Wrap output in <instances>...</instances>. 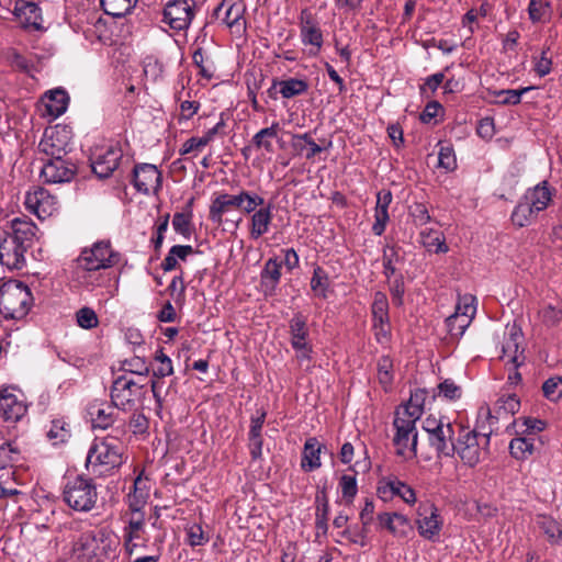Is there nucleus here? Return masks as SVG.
Here are the masks:
<instances>
[{
	"label": "nucleus",
	"instance_id": "473e14b6",
	"mask_svg": "<svg viewBox=\"0 0 562 562\" xmlns=\"http://www.w3.org/2000/svg\"><path fill=\"white\" fill-rule=\"evenodd\" d=\"M426 398V392L424 390H417L412 393L408 402L396 409V413L404 415L407 418L419 419L424 412V402Z\"/></svg>",
	"mask_w": 562,
	"mask_h": 562
},
{
	"label": "nucleus",
	"instance_id": "f257e3e1",
	"mask_svg": "<svg viewBox=\"0 0 562 562\" xmlns=\"http://www.w3.org/2000/svg\"><path fill=\"white\" fill-rule=\"evenodd\" d=\"M125 446L113 436L95 440L87 456L86 467L92 473L104 476L113 473L125 462Z\"/></svg>",
	"mask_w": 562,
	"mask_h": 562
},
{
	"label": "nucleus",
	"instance_id": "dca6fc26",
	"mask_svg": "<svg viewBox=\"0 0 562 562\" xmlns=\"http://www.w3.org/2000/svg\"><path fill=\"white\" fill-rule=\"evenodd\" d=\"M161 173L155 165L140 164L133 169V184L140 193H157L161 187Z\"/></svg>",
	"mask_w": 562,
	"mask_h": 562
},
{
	"label": "nucleus",
	"instance_id": "58836bf2",
	"mask_svg": "<svg viewBox=\"0 0 562 562\" xmlns=\"http://www.w3.org/2000/svg\"><path fill=\"white\" fill-rule=\"evenodd\" d=\"M510 454L518 460H525L535 451L533 439L529 437H517L509 443Z\"/></svg>",
	"mask_w": 562,
	"mask_h": 562
},
{
	"label": "nucleus",
	"instance_id": "39448f33",
	"mask_svg": "<svg viewBox=\"0 0 562 562\" xmlns=\"http://www.w3.org/2000/svg\"><path fill=\"white\" fill-rule=\"evenodd\" d=\"M63 499L74 510L89 512L98 501L97 486L91 479L77 475L66 482Z\"/></svg>",
	"mask_w": 562,
	"mask_h": 562
},
{
	"label": "nucleus",
	"instance_id": "864d4df0",
	"mask_svg": "<svg viewBox=\"0 0 562 562\" xmlns=\"http://www.w3.org/2000/svg\"><path fill=\"white\" fill-rule=\"evenodd\" d=\"M538 525L551 541L557 542L560 539H562V530L560 529L559 524L553 518L549 516H539Z\"/></svg>",
	"mask_w": 562,
	"mask_h": 562
},
{
	"label": "nucleus",
	"instance_id": "e2e57ef3",
	"mask_svg": "<svg viewBox=\"0 0 562 562\" xmlns=\"http://www.w3.org/2000/svg\"><path fill=\"white\" fill-rule=\"evenodd\" d=\"M394 497L402 498L406 504L413 505L416 503L415 491L406 483L395 479Z\"/></svg>",
	"mask_w": 562,
	"mask_h": 562
},
{
	"label": "nucleus",
	"instance_id": "72a5a7b5",
	"mask_svg": "<svg viewBox=\"0 0 562 562\" xmlns=\"http://www.w3.org/2000/svg\"><path fill=\"white\" fill-rule=\"evenodd\" d=\"M420 241L428 251L447 252L449 250L446 238L441 232L425 229L420 232Z\"/></svg>",
	"mask_w": 562,
	"mask_h": 562
},
{
	"label": "nucleus",
	"instance_id": "a878e982",
	"mask_svg": "<svg viewBox=\"0 0 562 562\" xmlns=\"http://www.w3.org/2000/svg\"><path fill=\"white\" fill-rule=\"evenodd\" d=\"M378 520L380 527L387 529L395 537H405L411 529L409 519L400 513H380Z\"/></svg>",
	"mask_w": 562,
	"mask_h": 562
},
{
	"label": "nucleus",
	"instance_id": "ddd939ff",
	"mask_svg": "<svg viewBox=\"0 0 562 562\" xmlns=\"http://www.w3.org/2000/svg\"><path fill=\"white\" fill-rule=\"evenodd\" d=\"M142 385L134 380L122 375L114 380L111 389V400L115 407L122 411L132 408L140 395Z\"/></svg>",
	"mask_w": 562,
	"mask_h": 562
},
{
	"label": "nucleus",
	"instance_id": "4468645a",
	"mask_svg": "<svg viewBox=\"0 0 562 562\" xmlns=\"http://www.w3.org/2000/svg\"><path fill=\"white\" fill-rule=\"evenodd\" d=\"M194 0H173L164 10V21L173 30H184L193 19Z\"/></svg>",
	"mask_w": 562,
	"mask_h": 562
},
{
	"label": "nucleus",
	"instance_id": "a18cd8bd",
	"mask_svg": "<svg viewBox=\"0 0 562 562\" xmlns=\"http://www.w3.org/2000/svg\"><path fill=\"white\" fill-rule=\"evenodd\" d=\"M192 59L194 65L200 69V74L205 78L213 76V61L203 47H196L193 52Z\"/></svg>",
	"mask_w": 562,
	"mask_h": 562
},
{
	"label": "nucleus",
	"instance_id": "423d86ee",
	"mask_svg": "<svg viewBox=\"0 0 562 562\" xmlns=\"http://www.w3.org/2000/svg\"><path fill=\"white\" fill-rule=\"evenodd\" d=\"M423 429L438 456H453L454 425L447 417L429 415L423 420Z\"/></svg>",
	"mask_w": 562,
	"mask_h": 562
},
{
	"label": "nucleus",
	"instance_id": "4be33fe9",
	"mask_svg": "<svg viewBox=\"0 0 562 562\" xmlns=\"http://www.w3.org/2000/svg\"><path fill=\"white\" fill-rule=\"evenodd\" d=\"M11 238L29 249L36 237V225L26 217H15L11 221Z\"/></svg>",
	"mask_w": 562,
	"mask_h": 562
},
{
	"label": "nucleus",
	"instance_id": "aec40b11",
	"mask_svg": "<svg viewBox=\"0 0 562 562\" xmlns=\"http://www.w3.org/2000/svg\"><path fill=\"white\" fill-rule=\"evenodd\" d=\"M119 407L113 403L93 402L88 407V415L90 416L92 427L106 429L112 426L116 419Z\"/></svg>",
	"mask_w": 562,
	"mask_h": 562
},
{
	"label": "nucleus",
	"instance_id": "69168bd1",
	"mask_svg": "<svg viewBox=\"0 0 562 562\" xmlns=\"http://www.w3.org/2000/svg\"><path fill=\"white\" fill-rule=\"evenodd\" d=\"M475 312H476V306H475V297L474 296L467 294L459 299L458 304L456 306V312H454L456 314H458V315L462 314V315H468V316L474 317Z\"/></svg>",
	"mask_w": 562,
	"mask_h": 562
},
{
	"label": "nucleus",
	"instance_id": "3c124183",
	"mask_svg": "<svg viewBox=\"0 0 562 562\" xmlns=\"http://www.w3.org/2000/svg\"><path fill=\"white\" fill-rule=\"evenodd\" d=\"M436 395L450 401H456L461 397L462 389L453 380L446 379L438 384Z\"/></svg>",
	"mask_w": 562,
	"mask_h": 562
},
{
	"label": "nucleus",
	"instance_id": "0eeeda50",
	"mask_svg": "<svg viewBox=\"0 0 562 562\" xmlns=\"http://www.w3.org/2000/svg\"><path fill=\"white\" fill-rule=\"evenodd\" d=\"M488 443V435L462 428L453 442V454L457 453L464 464L474 467L486 453Z\"/></svg>",
	"mask_w": 562,
	"mask_h": 562
},
{
	"label": "nucleus",
	"instance_id": "9b49d317",
	"mask_svg": "<svg viewBox=\"0 0 562 562\" xmlns=\"http://www.w3.org/2000/svg\"><path fill=\"white\" fill-rule=\"evenodd\" d=\"M442 519L439 510L432 503H423L417 509V530L420 537L429 541H436L439 538Z\"/></svg>",
	"mask_w": 562,
	"mask_h": 562
},
{
	"label": "nucleus",
	"instance_id": "4c0bfd02",
	"mask_svg": "<svg viewBox=\"0 0 562 562\" xmlns=\"http://www.w3.org/2000/svg\"><path fill=\"white\" fill-rule=\"evenodd\" d=\"M136 2L137 0H101V5L106 14L122 18L132 11Z\"/></svg>",
	"mask_w": 562,
	"mask_h": 562
},
{
	"label": "nucleus",
	"instance_id": "49530a36",
	"mask_svg": "<svg viewBox=\"0 0 562 562\" xmlns=\"http://www.w3.org/2000/svg\"><path fill=\"white\" fill-rule=\"evenodd\" d=\"M378 379L384 390H387L393 381V361L390 357H381L378 361Z\"/></svg>",
	"mask_w": 562,
	"mask_h": 562
},
{
	"label": "nucleus",
	"instance_id": "2eb2a0df",
	"mask_svg": "<svg viewBox=\"0 0 562 562\" xmlns=\"http://www.w3.org/2000/svg\"><path fill=\"white\" fill-rule=\"evenodd\" d=\"M524 336L521 329L513 324L506 327L504 339L502 342V356L503 360H507L515 368H518L524 363V349L521 348Z\"/></svg>",
	"mask_w": 562,
	"mask_h": 562
},
{
	"label": "nucleus",
	"instance_id": "f03ea898",
	"mask_svg": "<svg viewBox=\"0 0 562 562\" xmlns=\"http://www.w3.org/2000/svg\"><path fill=\"white\" fill-rule=\"evenodd\" d=\"M552 196L553 190L549 187L548 181H542L528 189L512 213L513 224L518 227L532 224L538 214L548 207Z\"/></svg>",
	"mask_w": 562,
	"mask_h": 562
},
{
	"label": "nucleus",
	"instance_id": "bb28decb",
	"mask_svg": "<svg viewBox=\"0 0 562 562\" xmlns=\"http://www.w3.org/2000/svg\"><path fill=\"white\" fill-rule=\"evenodd\" d=\"M237 194L222 193L212 200L209 217L213 223L222 224L223 216L232 209H237Z\"/></svg>",
	"mask_w": 562,
	"mask_h": 562
},
{
	"label": "nucleus",
	"instance_id": "603ef678",
	"mask_svg": "<svg viewBox=\"0 0 562 562\" xmlns=\"http://www.w3.org/2000/svg\"><path fill=\"white\" fill-rule=\"evenodd\" d=\"M543 395L551 402L562 398V378L551 376L542 385Z\"/></svg>",
	"mask_w": 562,
	"mask_h": 562
},
{
	"label": "nucleus",
	"instance_id": "bf43d9fd",
	"mask_svg": "<svg viewBox=\"0 0 562 562\" xmlns=\"http://www.w3.org/2000/svg\"><path fill=\"white\" fill-rule=\"evenodd\" d=\"M549 4L543 0H530L528 5L529 19L533 22H541L548 15Z\"/></svg>",
	"mask_w": 562,
	"mask_h": 562
},
{
	"label": "nucleus",
	"instance_id": "7c9ffc66",
	"mask_svg": "<svg viewBox=\"0 0 562 562\" xmlns=\"http://www.w3.org/2000/svg\"><path fill=\"white\" fill-rule=\"evenodd\" d=\"M217 18L222 19L223 22L231 29L241 26L240 21L244 15V7L240 3L223 2L215 11Z\"/></svg>",
	"mask_w": 562,
	"mask_h": 562
},
{
	"label": "nucleus",
	"instance_id": "c85d7f7f",
	"mask_svg": "<svg viewBox=\"0 0 562 562\" xmlns=\"http://www.w3.org/2000/svg\"><path fill=\"white\" fill-rule=\"evenodd\" d=\"M325 449L315 437L308 438L303 448L301 467L305 471H313L322 465L321 452Z\"/></svg>",
	"mask_w": 562,
	"mask_h": 562
},
{
	"label": "nucleus",
	"instance_id": "37998d69",
	"mask_svg": "<svg viewBox=\"0 0 562 562\" xmlns=\"http://www.w3.org/2000/svg\"><path fill=\"white\" fill-rule=\"evenodd\" d=\"M533 87H524L521 89H508L495 91L494 94L497 98L496 103L502 105H516L521 101V97L528 91L532 90Z\"/></svg>",
	"mask_w": 562,
	"mask_h": 562
},
{
	"label": "nucleus",
	"instance_id": "13d9d810",
	"mask_svg": "<svg viewBox=\"0 0 562 562\" xmlns=\"http://www.w3.org/2000/svg\"><path fill=\"white\" fill-rule=\"evenodd\" d=\"M173 229L186 238H190L192 234L191 214L176 213L172 218Z\"/></svg>",
	"mask_w": 562,
	"mask_h": 562
},
{
	"label": "nucleus",
	"instance_id": "a211bd4d",
	"mask_svg": "<svg viewBox=\"0 0 562 562\" xmlns=\"http://www.w3.org/2000/svg\"><path fill=\"white\" fill-rule=\"evenodd\" d=\"M122 156L121 148L113 145L97 150L91 158L92 171L99 178H108L117 168Z\"/></svg>",
	"mask_w": 562,
	"mask_h": 562
},
{
	"label": "nucleus",
	"instance_id": "cd10ccee",
	"mask_svg": "<svg viewBox=\"0 0 562 562\" xmlns=\"http://www.w3.org/2000/svg\"><path fill=\"white\" fill-rule=\"evenodd\" d=\"M14 12L24 27L42 30V11L33 2H22L15 5Z\"/></svg>",
	"mask_w": 562,
	"mask_h": 562
},
{
	"label": "nucleus",
	"instance_id": "8fccbe9b",
	"mask_svg": "<svg viewBox=\"0 0 562 562\" xmlns=\"http://www.w3.org/2000/svg\"><path fill=\"white\" fill-rule=\"evenodd\" d=\"M539 318L547 327H555L562 322V308L548 304L539 311Z\"/></svg>",
	"mask_w": 562,
	"mask_h": 562
},
{
	"label": "nucleus",
	"instance_id": "0e129e2a",
	"mask_svg": "<svg viewBox=\"0 0 562 562\" xmlns=\"http://www.w3.org/2000/svg\"><path fill=\"white\" fill-rule=\"evenodd\" d=\"M188 543L191 547H198L206 543L209 538L205 537L202 527L198 524H193L187 528Z\"/></svg>",
	"mask_w": 562,
	"mask_h": 562
},
{
	"label": "nucleus",
	"instance_id": "c9c22d12",
	"mask_svg": "<svg viewBox=\"0 0 562 562\" xmlns=\"http://www.w3.org/2000/svg\"><path fill=\"white\" fill-rule=\"evenodd\" d=\"M292 147L300 155L305 153L307 159L313 158L323 150L307 133L293 135Z\"/></svg>",
	"mask_w": 562,
	"mask_h": 562
},
{
	"label": "nucleus",
	"instance_id": "412c9836",
	"mask_svg": "<svg viewBox=\"0 0 562 562\" xmlns=\"http://www.w3.org/2000/svg\"><path fill=\"white\" fill-rule=\"evenodd\" d=\"M0 412L5 420L18 422L26 413V406L10 387L0 389Z\"/></svg>",
	"mask_w": 562,
	"mask_h": 562
},
{
	"label": "nucleus",
	"instance_id": "f8f14e48",
	"mask_svg": "<svg viewBox=\"0 0 562 562\" xmlns=\"http://www.w3.org/2000/svg\"><path fill=\"white\" fill-rule=\"evenodd\" d=\"M24 204L31 213L41 220L52 216L59 207L56 196L41 187H35L26 192Z\"/></svg>",
	"mask_w": 562,
	"mask_h": 562
},
{
	"label": "nucleus",
	"instance_id": "f704fd0d",
	"mask_svg": "<svg viewBox=\"0 0 562 562\" xmlns=\"http://www.w3.org/2000/svg\"><path fill=\"white\" fill-rule=\"evenodd\" d=\"M290 334L292 347H302V345H310L307 341L308 329L304 316L297 314L290 321Z\"/></svg>",
	"mask_w": 562,
	"mask_h": 562
},
{
	"label": "nucleus",
	"instance_id": "2f4dec72",
	"mask_svg": "<svg viewBox=\"0 0 562 562\" xmlns=\"http://www.w3.org/2000/svg\"><path fill=\"white\" fill-rule=\"evenodd\" d=\"M279 87V92L284 99H291L296 95L304 94L308 89L307 81L303 79L297 78H289L285 80H279L273 81L272 87L270 88L269 92L272 91V89H276Z\"/></svg>",
	"mask_w": 562,
	"mask_h": 562
},
{
	"label": "nucleus",
	"instance_id": "79ce46f5",
	"mask_svg": "<svg viewBox=\"0 0 562 562\" xmlns=\"http://www.w3.org/2000/svg\"><path fill=\"white\" fill-rule=\"evenodd\" d=\"M279 131V124L273 123L271 126L260 130L252 137V143L258 148H265L267 151L271 153L273 150V146L271 143V138L277 137Z\"/></svg>",
	"mask_w": 562,
	"mask_h": 562
},
{
	"label": "nucleus",
	"instance_id": "c03bdc74",
	"mask_svg": "<svg viewBox=\"0 0 562 562\" xmlns=\"http://www.w3.org/2000/svg\"><path fill=\"white\" fill-rule=\"evenodd\" d=\"M173 374V366L171 359L164 353V351L157 350L155 355V367L153 368V376L162 379Z\"/></svg>",
	"mask_w": 562,
	"mask_h": 562
},
{
	"label": "nucleus",
	"instance_id": "6e6552de",
	"mask_svg": "<svg viewBox=\"0 0 562 562\" xmlns=\"http://www.w3.org/2000/svg\"><path fill=\"white\" fill-rule=\"evenodd\" d=\"M416 422L417 419L404 417V415L395 412L393 443L396 448V454L405 460L413 459L417 454L418 434Z\"/></svg>",
	"mask_w": 562,
	"mask_h": 562
},
{
	"label": "nucleus",
	"instance_id": "a19ab883",
	"mask_svg": "<svg viewBox=\"0 0 562 562\" xmlns=\"http://www.w3.org/2000/svg\"><path fill=\"white\" fill-rule=\"evenodd\" d=\"M21 461V451L14 442L0 446V469L13 467Z\"/></svg>",
	"mask_w": 562,
	"mask_h": 562
},
{
	"label": "nucleus",
	"instance_id": "774afa93",
	"mask_svg": "<svg viewBox=\"0 0 562 562\" xmlns=\"http://www.w3.org/2000/svg\"><path fill=\"white\" fill-rule=\"evenodd\" d=\"M548 50L549 48L543 49L539 57L533 58V69L539 77H544L551 72L552 59L548 57Z\"/></svg>",
	"mask_w": 562,
	"mask_h": 562
},
{
	"label": "nucleus",
	"instance_id": "4d7b16f0",
	"mask_svg": "<svg viewBox=\"0 0 562 562\" xmlns=\"http://www.w3.org/2000/svg\"><path fill=\"white\" fill-rule=\"evenodd\" d=\"M76 321L79 327L91 329L98 326L99 319L95 312L90 307H81L76 312Z\"/></svg>",
	"mask_w": 562,
	"mask_h": 562
},
{
	"label": "nucleus",
	"instance_id": "5fc2aeb1",
	"mask_svg": "<svg viewBox=\"0 0 562 562\" xmlns=\"http://www.w3.org/2000/svg\"><path fill=\"white\" fill-rule=\"evenodd\" d=\"M140 483L142 477L138 476L134 482V492L127 496L131 513H143L142 508L146 504V494L138 487Z\"/></svg>",
	"mask_w": 562,
	"mask_h": 562
},
{
	"label": "nucleus",
	"instance_id": "7ed1b4c3",
	"mask_svg": "<svg viewBox=\"0 0 562 562\" xmlns=\"http://www.w3.org/2000/svg\"><path fill=\"white\" fill-rule=\"evenodd\" d=\"M79 562H105L113 552L112 540L106 531H88L80 535L72 547Z\"/></svg>",
	"mask_w": 562,
	"mask_h": 562
},
{
	"label": "nucleus",
	"instance_id": "b1692460",
	"mask_svg": "<svg viewBox=\"0 0 562 562\" xmlns=\"http://www.w3.org/2000/svg\"><path fill=\"white\" fill-rule=\"evenodd\" d=\"M46 114L50 119H57L64 114L68 108L69 97L63 89H55L44 94L42 99Z\"/></svg>",
	"mask_w": 562,
	"mask_h": 562
},
{
	"label": "nucleus",
	"instance_id": "6e6d98bb",
	"mask_svg": "<svg viewBox=\"0 0 562 562\" xmlns=\"http://www.w3.org/2000/svg\"><path fill=\"white\" fill-rule=\"evenodd\" d=\"M372 317L380 322H382V319H389V302L386 295L382 292L374 294Z\"/></svg>",
	"mask_w": 562,
	"mask_h": 562
},
{
	"label": "nucleus",
	"instance_id": "393cba45",
	"mask_svg": "<svg viewBox=\"0 0 562 562\" xmlns=\"http://www.w3.org/2000/svg\"><path fill=\"white\" fill-rule=\"evenodd\" d=\"M392 202V193L387 190H382L376 194V205L374 211V224L372 226V232L376 236H381L386 227V224L390 220L389 216V205Z\"/></svg>",
	"mask_w": 562,
	"mask_h": 562
},
{
	"label": "nucleus",
	"instance_id": "c756f323",
	"mask_svg": "<svg viewBox=\"0 0 562 562\" xmlns=\"http://www.w3.org/2000/svg\"><path fill=\"white\" fill-rule=\"evenodd\" d=\"M282 262L270 258L266 261L265 268L260 274V283L266 292H273L281 278Z\"/></svg>",
	"mask_w": 562,
	"mask_h": 562
},
{
	"label": "nucleus",
	"instance_id": "1a4fd4ad",
	"mask_svg": "<svg viewBox=\"0 0 562 562\" xmlns=\"http://www.w3.org/2000/svg\"><path fill=\"white\" fill-rule=\"evenodd\" d=\"M119 259V254L111 248L109 241H98L81 251L78 266L86 271H97L115 266Z\"/></svg>",
	"mask_w": 562,
	"mask_h": 562
},
{
	"label": "nucleus",
	"instance_id": "6ab92c4d",
	"mask_svg": "<svg viewBox=\"0 0 562 562\" xmlns=\"http://www.w3.org/2000/svg\"><path fill=\"white\" fill-rule=\"evenodd\" d=\"M76 173V167L60 158H49L41 169V177L47 183H61L70 181Z\"/></svg>",
	"mask_w": 562,
	"mask_h": 562
},
{
	"label": "nucleus",
	"instance_id": "20e7f679",
	"mask_svg": "<svg viewBox=\"0 0 562 562\" xmlns=\"http://www.w3.org/2000/svg\"><path fill=\"white\" fill-rule=\"evenodd\" d=\"M32 294L22 282L9 280L0 286V313L5 318L20 319L31 306Z\"/></svg>",
	"mask_w": 562,
	"mask_h": 562
},
{
	"label": "nucleus",
	"instance_id": "680f3d73",
	"mask_svg": "<svg viewBox=\"0 0 562 562\" xmlns=\"http://www.w3.org/2000/svg\"><path fill=\"white\" fill-rule=\"evenodd\" d=\"M68 437L69 431L65 428V423L61 420H53L47 431V438L53 442V445L64 442Z\"/></svg>",
	"mask_w": 562,
	"mask_h": 562
},
{
	"label": "nucleus",
	"instance_id": "09e8293b",
	"mask_svg": "<svg viewBox=\"0 0 562 562\" xmlns=\"http://www.w3.org/2000/svg\"><path fill=\"white\" fill-rule=\"evenodd\" d=\"M472 319L473 317L471 316L462 314L458 315L454 313L447 318L446 323L451 335L462 336L465 329L470 326Z\"/></svg>",
	"mask_w": 562,
	"mask_h": 562
},
{
	"label": "nucleus",
	"instance_id": "ea45409f",
	"mask_svg": "<svg viewBox=\"0 0 562 562\" xmlns=\"http://www.w3.org/2000/svg\"><path fill=\"white\" fill-rule=\"evenodd\" d=\"M301 37L304 44H310L316 47L318 50L323 44V34L322 31L316 24L307 20L302 24L301 27Z\"/></svg>",
	"mask_w": 562,
	"mask_h": 562
},
{
	"label": "nucleus",
	"instance_id": "de8ad7c7",
	"mask_svg": "<svg viewBox=\"0 0 562 562\" xmlns=\"http://www.w3.org/2000/svg\"><path fill=\"white\" fill-rule=\"evenodd\" d=\"M329 286V278L326 271L316 267L313 272V277L311 279V288L315 292L316 295L326 297V292Z\"/></svg>",
	"mask_w": 562,
	"mask_h": 562
},
{
	"label": "nucleus",
	"instance_id": "5701e85b",
	"mask_svg": "<svg viewBox=\"0 0 562 562\" xmlns=\"http://www.w3.org/2000/svg\"><path fill=\"white\" fill-rule=\"evenodd\" d=\"M273 218L272 204L268 203L258 209L251 216L249 234L252 239H258L269 232Z\"/></svg>",
	"mask_w": 562,
	"mask_h": 562
},
{
	"label": "nucleus",
	"instance_id": "e433bc0d",
	"mask_svg": "<svg viewBox=\"0 0 562 562\" xmlns=\"http://www.w3.org/2000/svg\"><path fill=\"white\" fill-rule=\"evenodd\" d=\"M237 209L246 214H254L258 207L263 206L265 199L256 192L240 190L237 193Z\"/></svg>",
	"mask_w": 562,
	"mask_h": 562
},
{
	"label": "nucleus",
	"instance_id": "052dcab7",
	"mask_svg": "<svg viewBox=\"0 0 562 562\" xmlns=\"http://www.w3.org/2000/svg\"><path fill=\"white\" fill-rule=\"evenodd\" d=\"M438 167L452 171L457 167V159L452 147L441 146L438 153Z\"/></svg>",
	"mask_w": 562,
	"mask_h": 562
},
{
	"label": "nucleus",
	"instance_id": "338daca9",
	"mask_svg": "<svg viewBox=\"0 0 562 562\" xmlns=\"http://www.w3.org/2000/svg\"><path fill=\"white\" fill-rule=\"evenodd\" d=\"M123 369L138 375H146L149 372L145 360L140 357H132L131 359L125 360L123 362Z\"/></svg>",
	"mask_w": 562,
	"mask_h": 562
},
{
	"label": "nucleus",
	"instance_id": "9d476101",
	"mask_svg": "<svg viewBox=\"0 0 562 562\" xmlns=\"http://www.w3.org/2000/svg\"><path fill=\"white\" fill-rule=\"evenodd\" d=\"M70 140V130L65 125H56L45 130L38 149L50 158H60L69 150Z\"/></svg>",
	"mask_w": 562,
	"mask_h": 562
},
{
	"label": "nucleus",
	"instance_id": "f3484780",
	"mask_svg": "<svg viewBox=\"0 0 562 562\" xmlns=\"http://www.w3.org/2000/svg\"><path fill=\"white\" fill-rule=\"evenodd\" d=\"M26 248L5 233L0 234V263L20 270L25 266Z\"/></svg>",
	"mask_w": 562,
	"mask_h": 562
}]
</instances>
